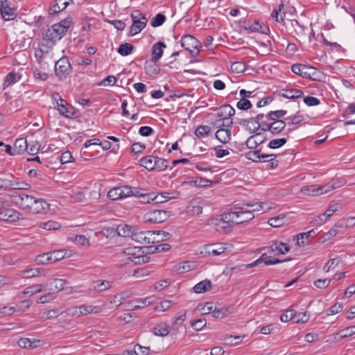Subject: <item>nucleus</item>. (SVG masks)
Listing matches in <instances>:
<instances>
[{
  "label": "nucleus",
  "instance_id": "nucleus-1",
  "mask_svg": "<svg viewBox=\"0 0 355 355\" xmlns=\"http://www.w3.org/2000/svg\"><path fill=\"white\" fill-rule=\"evenodd\" d=\"M72 21L71 17H67L59 23L49 27L46 33V40L52 42L60 40L68 31Z\"/></svg>",
  "mask_w": 355,
  "mask_h": 355
},
{
  "label": "nucleus",
  "instance_id": "nucleus-2",
  "mask_svg": "<svg viewBox=\"0 0 355 355\" xmlns=\"http://www.w3.org/2000/svg\"><path fill=\"white\" fill-rule=\"evenodd\" d=\"M292 71L302 78H309L314 81H320L323 77V73L313 67L302 64H294L291 67Z\"/></svg>",
  "mask_w": 355,
  "mask_h": 355
},
{
  "label": "nucleus",
  "instance_id": "nucleus-3",
  "mask_svg": "<svg viewBox=\"0 0 355 355\" xmlns=\"http://www.w3.org/2000/svg\"><path fill=\"white\" fill-rule=\"evenodd\" d=\"M262 208V202L243 203L242 207L239 206V205H234V209H238L239 214L246 215L245 218H243L242 220H236L235 223L239 225L252 220L254 218V212L260 211Z\"/></svg>",
  "mask_w": 355,
  "mask_h": 355
},
{
  "label": "nucleus",
  "instance_id": "nucleus-4",
  "mask_svg": "<svg viewBox=\"0 0 355 355\" xmlns=\"http://www.w3.org/2000/svg\"><path fill=\"white\" fill-rule=\"evenodd\" d=\"M241 216V214H239L238 211L225 213L220 215L219 218H212L211 220V225L215 226L216 231H220L225 229L230 222L235 223Z\"/></svg>",
  "mask_w": 355,
  "mask_h": 355
},
{
  "label": "nucleus",
  "instance_id": "nucleus-5",
  "mask_svg": "<svg viewBox=\"0 0 355 355\" xmlns=\"http://www.w3.org/2000/svg\"><path fill=\"white\" fill-rule=\"evenodd\" d=\"M67 252L64 250H54L52 252L43 253L38 255L35 261L38 264L46 265L50 263H54L64 259Z\"/></svg>",
  "mask_w": 355,
  "mask_h": 355
},
{
  "label": "nucleus",
  "instance_id": "nucleus-6",
  "mask_svg": "<svg viewBox=\"0 0 355 355\" xmlns=\"http://www.w3.org/2000/svg\"><path fill=\"white\" fill-rule=\"evenodd\" d=\"M35 197L26 194L24 193H16L10 196L12 202L15 204L18 207L23 209L31 208L33 202H35Z\"/></svg>",
  "mask_w": 355,
  "mask_h": 355
},
{
  "label": "nucleus",
  "instance_id": "nucleus-7",
  "mask_svg": "<svg viewBox=\"0 0 355 355\" xmlns=\"http://www.w3.org/2000/svg\"><path fill=\"white\" fill-rule=\"evenodd\" d=\"M181 46L185 50L189 51L191 57H196L199 53L200 42L193 35H183L180 40Z\"/></svg>",
  "mask_w": 355,
  "mask_h": 355
},
{
  "label": "nucleus",
  "instance_id": "nucleus-8",
  "mask_svg": "<svg viewBox=\"0 0 355 355\" xmlns=\"http://www.w3.org/2000/svg\"><path fill=\"white\" fill-rule=\"evenodd\" d=\"M132 240L141 244L160 242V240L156 239L155 231H141L139 229H137L135 233L133 234Z\"/></svg>",
  "mask_w": 355,
  "mask_h": 355
},
{
  "label": "nucleus",
  "instance_id": "nucleus-9",
  "mask_svg": "<svg viewBox=\"0 0 355 355\" xmlns=\"http://www.w3.org/2000/svg\"><path fill=\"white\" fill-rule=\"evenodd\" d=\"M227 248L222 243H214L204 245L200 251L202 257L218 256L226 252Z\"/></svg>",
  "mask_w": 355,
  "mask_h": 355
},
{
  "label": "nucleus",
  "instance_id": "nucleus-10",
  "mask_svg": "<svg viewBox=\"0 0 355 355\" xmlns=\"http://www.w3.org/2000/svg\"><path fill=\"white\" fill-rule=\"evenodd\" d=\"M170 211L166 210L154 209L149 211L144 215L146 222L151 223H161L170 217Z\"/></svg>",
  "mask_w": 355,
  "mask_h": 355
},
{
  "label": "nucleus",
  "instance_id": "nucleus-11",
  "mask_svg": "<svg viewBox=\"0 0 355 355\" xmlns=\"http://www.w3.org/2000/svg\"><path fill=\"white\" fill-rule=\"evenodd\" d=\"M71 71V67L68 59L62 58L55 62V73L60 80L66 79Z\"/></svg>",
  "mask_w": 355,
  "mask_h": 355
},
{
  "label": "nucleus",
  "instance_id": "nucleus-12",
  "mask_svg": "<svg viewBox=\"0 0 355 355\" xmlns=\"http://www.w3.org/2000/svg\"><path fill=\"white\" fill-rule=\"evenodd\" d=\"M131 187L121 186L111 189L107 193V197L112 200H117L131 196Z\"/></svg>",
  "mask_w": 355,
  "mask_h": 355
},
{
  "label": "nucleus",
  "instance_id": "nucleus-13",
  "mask_svg": "<svg viewBox=\"0 0 355 355\" xmlns=\"http://www.w3.org/2000/svg\"><path fill=\"white\" fill-rule=\"evenodd\" d=\"M22 214L10 208L3 207L0 210V220L8 222H15L21 218Z\"/></svg>",
  "mask_w": 355,
  "mask_h": 355
},
{
  "label": "nucleus",
  "instance_id": "nucleus-14",
  "mask_svg": "<svg viewBox=\"0 0 355 355\" xmlns=\"http://www.w3.org/2000/svg\"><path fill=\"white\" fill-rule=\"evenodd\" d=\"M57 107L60 114L64 117L69 119H73L76 117L74 107L69 105L67 101L61 100V102L58 103Z\"/></svg>",
  "mask_w": 355,
  "mask_h": 355
},
{
  "label": "nucleus",
  "instance_id": "nucleus-15",
  "mask_svg": "<svg viewBox=\"0 0 355 355\" xmlns=\"http://www.w3.org/2000/svg\"><path fill=\"white\" fill-rule=\"evenodd\" d=\"M49 209V204L42 198H35L31 208L29 210L32 214H44Z\"/></svg>",
  "mask_w": 355,
  "mask_h": 355
},
{
  "label": "nucleus",
  "instance_id": "nucleus-16",
  "mask_svg": "<svg viewBox=\"0 0 355 355\" xmlns=\"http://www.w3.org/2000/svg\"><path fill=\"white\" fill-rule=\"evenodd\" d=\"M66 284V281L62 279H54L47 282L44 285V289L48 288L50 292L53 294L62 290Z\"/></svg>",
  "mask_w": 355,
  "mask_h": 355
},
{
  "label": "nucleus",
  "instance_id": "nucleus-17",
  "mask_svg": "<svg viewBox=\"0 0 355 355\" xmlns=\"http://www.w3.org/2000/svg\"><path fill=\"white\" fill-rule=\"evenodd\" d=\"M0 11L2 17L6 21L13 19L16 16L15 10L10 7L8 0L1 2Z\"/></svg>",
  "mask_w": 355,
  "mask_h": 355
},
{
  "label": "nucleus",
  "instance_id": "nucleus-18",
  "mask_svg": "<svg viewBox=\"0 0 355 355\" xmlns=\"http://www.w3.org/2000/svg\"><path fill=\"white\" fill-rule=\"evenodd\" d=\"M166 45L162 42H157L152 46V58L151 61L157 62L163 55V49H165Z\"/></svg>",
  "mask_w": 355,
  "mask_h": 355
},
{
  "label": "nucleus",
  "instance_id": "nucleus-19",
  "mask_svg": "<svg viewBox=\"0 0 355 355\" xmlns=\"http://www.w3.org/2000/svg\"><path fill=\"white\" fill-rule=\"evenodd\" d=\"M254 133L255 135L250 136L245 142L246 146L248 148L254 149L265 141V138L261 137L262 136L261 132Z\"/></svg>",
  "mask_w": 355,
  "mask_h": 355
},
{
  "label": "nucleus",
  "instance_id": "nucleus-20",
  "mask_svg": "<svg viewBox=\"0 0 355 355\" xmlns=\"http://www.w3.org/2000/svg\"><path fill=\"white\" fill-rule=\"evenodd\" d=\"M100 311L101 308L99 306L82 305L76 307L75 313H73V314H76L78 316L85 315L89 313H97L100 312Z\"/></svg>",
  "mask_w": 355,
  "mask_h": 355
},
{
  "label": "nucleus",
  "instance_id": "nucleus-21",
  "mask_svg": "<svg viewBox=\"0 0 355 355\" xmlns=\"http://www.w3.org/2000/svg\"><path fill=\"white\" fill-rule=\"evenodd\" d=\"M135 228L126 224H121L117 226L116 232L119 236L123 237H131L132 239V235L136 232Z\"/></svg>",
  "mask_w": 355,
  "mask_h": 355
},
{
  "label": "nucleus",
  "instance_id": "nucleus-22",
  "mask_svg": "<svg viewBox=\"0 0 355 355\" xmlns=\"http://www.w3.org/2000/svg\"><path fill=\"white\" fill-rule=\"evenodd\" d=\"M231 130L220 128L215 133V137L223 144H227L231 140Z\"/></svg>",
  "mask_w": 355,
  "mask_h": 355
},
{
  "label": "nucleus",
  "instance_id": "nucleus-23",
  "mask_svg": "<svg viewBox=\"0 0 355 355\" xmlns=\"http://www.w3.org/2000/svg\"><path fill=\"white\" fill-rule=\"evenodd\" d=\"M112 282L106 280H96L92 283L91 289L101 293L112 287Z\"/></svg>",
  "mask_w": 355,
  "mask_h": 355
},
{
  "label": "nucleus",
  "instance_id": "nucleus-24",
  "mask_svg": "<svg viewBox=\"0 0 355 355\" xmlns=\"http://www.w3.org/2000/svg\"><path fill=\"white\" fill-rule=\"evenodd\" d=\"M281 95L288 99H295L301 98L304 96L302 90L297 89H284L281 91Z\"/></svg>",
  "mask_w": 355,
  "mask_h": 355
},
{
  "label": "nucleus",
  "instance_id": "nucleus-25",
  "mask_svg": "<svg viewBox=\"0 0 355 355\" xmlns=\"http://www.w3.org/2000/svg\"><path fill=\"white\" fill-rule=\"evenodd\" d=\"M273 156L272 155L264 154L261 150H251L245 154V157L254 162H261V158H268Z\"/></svg>",
  "mask_w": 355,
  "mask_h": 355
},
{
  "label": "nucleus",
  "instance_id": "nucleus-26",
  "mask_svg": "<svg viewBox=\"0 0 355 355\" xmlns=\"http://www.w3.org/2000/svg\"><path fill=\"white\" fill-rule=\"evenodd\" d=\"M28 150V142L25 138L16 139L13 146L14 153L20 155Z\"/></svg>",
  "mask_w": 355,
  "mask_h": 355
},
{
  "label": "nucleus",
  "instance_id": "nucleus-27",
  "mask_svg": "<svg viewBox=\"0 0 355 355\" xmlns=\"http://www.w3.org/2000/svg\"><path fill=\"white\" fill-rule=\"evenodd\" d=\"M147 21L148 20L144 19L142 21H139L137 19L134 20L130 28V35L133 36L140 33L145 28Z\"/></svg>",
  "mask_w": 355,
  "mask_h": 355
},
{
  "label": "nucleus",
  "instance_id": "nucleus-28",
  "mask_svg": "<svg viewBox=\"0 0 355 355\" xmlns=\"http://www.w3.org/2000/svg\"><path fill=\"white\" fill-rule=\"evenodd\" d=\"M234 311V307L233 306L221 307L220 309L216 307V311L213 313V318L222 319L233 313Z\"/></svg>",
  "mask_w": 355,
  "mask_h": 355
},
{
  "label": "nucleus",
  "instance_id": "nucleus-29",
  "mask_svg": "<svg viewBox=\"0 0 355 355\" xmlns=\"http://www.w3.org/2000/svg\"><path fill=\"white\" fill-rule=\"evenodd\" d=\"M284 120L278 119L270 122V133L273 135L279 134L286 127Z\"/></svg>",
  "mask_w": 355,
  "mask_h": 355
},
{
  "label": "nucleus",
  "instance_id": "nucleus-30",
  "mask_svg": "<svg viewBox=\"0 0 355 355\" xmlns=\"http://www.w3.org/2000/svg\"><path fill=\"white\" fill-rule=\"evenodd\" d=\"M69 5V1L66 0H55V3L50 8V14H57L64 10Z\"/></svg>",
  "mask_w": 355,
  "mask_h": 355
},
{
  "label": "nucleus",
  "instance_id": "nucleus-31",
  "mask_svg": "<svg viewBox=\"0 0 355 355\" xmlns=\"http://www.w3.org/2000/svg\"><path fill=\"white\" fill-rule=\"evenodd\" d=\"M211 288V282L209 280L205 279L198 283L194 287L193 291L196 293H205Z\"/></svg>",
  "mask_w": 355,
  "mask_h": 355
},
{
  "label": "nucleus",
  "instance_id": "nucleus-32",
  "mask_svg": "<svg viewBox=\"0 0 355 355\" xmlns=\"http://www.w3.org/2000/svg\"><path fill=\"white\" fill-rule=\"evenodd\" d=\"M153 332L155 336H166L169 334L168 325L164 322L159 323L153 327Z\"/></svg>",
  "mask_w": 355,
  "mask_h": 355
},
{
  "label": "nucleus",
  "instance_id": "nucleus-33",
  "mask_svg": "<svg viewBox=\"0 0 355 355\" xmlns=\"http://www.w3.org/2000/svg\"><path fill=\"white\" fill-rule=\"evenodd\" d=\"M123 253L128 257V259L131 261L132 257H135L137 255L144 253L141 248L139 247H130L124 249Z\"/></svg>",
  "mask_w": 355,
  "mask_h": 355
},
{
  "label": "nucleus",
  "instance_id": "nucleus-34",
  "mask_svg": "<svg viewBox=\"0 0 355 355\" xmlns=\"http://www.w3.org/2000/svg\"><path fill=\"white\" fill-rule=\"evenodd\" d=\"M235 114L234 109L230 105H223L218 112V116L221 118H230Z\"/></svg>",
  "mask_w": 355,
  "mask_h": 355
},
{
  "label": "nucleus",
  "instance_id": "nucleus-35",
  "mask_svg": "<svg viewBox=\"0 0 355 355\" xmlns=\"http://www.w3.org/2000/svg\"><path fill=\"white\" fill-rule=\"evenodd\" d=\"M21 78V76L16 73L14 71L9 73L6 76L3 82V89L8 86L17 83Z\"/></svg>",
  "mask_w": 355,
  "mask_h": 355
},
{
  "label": "nucleus",
  "instance_id": "nucleus-36",
  "mask_svg": "<svg viewBox=\"0 0 355 355\" xmlns=\"http://www.w3.org/2000/svg\"><path fill=\"white\" fill-rule=\"evenodd\" d=\"M187 182H189L191 184H193L194 185H196L197 187H206L210 186L214 183L213 181H211V180L205 179V178H199V177H196L195 178H193L190 180L187 181Z\"/></svg>",
  "mask_w": 355,
  "mask_h": 355
},
{
  "label": "nucleus",
  "instance_id": "nucleus-37",
  "mask_svg": "<svg viewBox=\"0 0 355 355\" xmlns=\"http://www.w3.org/2000/svg\"><path fill=\"white\" fill-rule=\"evenodd\" d=\"M43 290H44V284H37V285H33L29 287H27L23 292L22 294L24 295H29L30 296H32L36 293H39L42 292Z\"/></svg>",
  "mask_w": 355,
  "mask_h": 355
},
{
  "label": "nucleus",
  "instance_id": "nucleus-38",
  "mask_svg": "<svg viewBox=\"0 0 355 355\" xmlns=\"http://www.w3.org/2000/svg\"><path fill=\"white\" fill-rule=\"evenodd\" d=\"M153 159H155V157L153 156H146L139 160V163L141 166H144L147 170L153 171L154 166H155L153 164Z\"/></svg>",
  "mask_w": 355,
  "mask_h": 355
},
{
  "label": "nucleus",
  "instance_id": "nucleus-39",
  "mask_svg": "<svg viewBox=\"0 0 355 355\" xmlns=\"http://www.w3.org/2000/svg\"><path fill=\"white\" fill-rule=\"evenodd\" d=\"M30 187L29 184L20 181L18 178L12 177V190H26Z\"/></svg>",
  "mask_w": 355,
  "mask_h": 355
},
{
  "label": "nucleus",
  "instance_id": "nucleus-40",
  "mask_svg": "<svg viewBox=\"0 0 355 355\" xmlns=\"http://www.w3.org/2000/svg\"><path fill=\"white\" fill-rule=\"evenodd\" d=\"M319 188L316 185H310L303 187L301 189V193L304 195L306 196H320Z\"/></svg>",
  "mask_w": 355,
  "mask_h": 355
},
{
  "label": "nucleus",
  "instance_id": "nucleus-41",
  "mask_svg": "<svg viewBox=\"0 0 355 355\" xmlns=\"http://www.w3.org/2000/svg\"><path fill=\"white\" fill-rule=\"evenodd\" d=\"M211 129L209 125H199L195 130V135L198 138L205 137L211 133Z\"/></svg>",
  "mask_w": 355,
  "mask_h": 355
},
{
  "label": "nucleus",
  "instance_id": "nucleus-42",
  "mask_svg": "<svg viewBox=\"0 0 355 355\" xmlns=\"http://www.w3.org/2000/svg\"><path fill=\"white\" fill-rule=\"evenodd\" d=\"M134 49V46L130 43L121 44L118 48L117 52L122 56L130 55Z\"/></svg>",
  "mask_w": 355,
  "mask_h": 355
},
{
  "label": "nucleus",
  "instance_id": "nucleus-43",
  "mask_svg": "<svg viewBox=\"0 0 355 355\" xmlns=\"http://www.w3.org/2000/svg\"><path fill=\"white\" fill-rule=\"evenodd\" d=\"M153 164L155 165L154 170L157 169L159 171H164L168 167V161L159 157H155V159H153Z\"/></svg>",
  "mask_w": 355,
  "mask_h": 355
},
{
  "label": "nucleus",
  "instance_id": "nucleus-44",
  "mask_svg": "<svg viewBox=\"0 0 355 355\" xmlns=\"http://www.w3.org/2000/svg\"><path fill=\"white\" fill-rule=\"evenodd\" d=\"M39 227L46 230H55L60 228L61 225L56 221L49 220L45 223H40Z\"/></svg>",
  "mask_w": 355,
  "mask_h": 355
},
{
  "label": "nucleus",
  "instance_id": "nucleus-45",
  "mask_svg": "<svg viewBox=\"0 0 355 355\" xmlns=\"http://www.w3.org/2000/svg\"><path fill=\"white\" fill-rule=\"evenodd\" d=\"M18 345L21 348H35L37 345L35 344V341H32L31 339L27 338H21L17 342Z\"/></svg>",
  "mask_w": 355,
  "mask_h": 355
},
{
  "label": "nucleus",
  "instance_id": "nucleus-46",
  "mask_svg": "<svg viewBox=\"0 0 355 355\" xmlns=\"http://www.w3.org/2000/svg\"><path fill=\"white\" fill-rule=\"evenodd\" d=\"M259 129L264 132H270V122L261 121L258 125H254L253 128L249 127V130L252 133L257 132Z\"/></svg>",
  "mask_w": 355,
  "mask_h": 355
},
{
  "label": "nucleus",
  "instance_id": "nucleus-47",
  "mask_svg": "<svg viewBox=\"0 0 355 355\" xmlns=\"http://www.w3.org/2000/svg\"><path fill=\"white\" fill-rule=\"evenodd\" d=\"M296 311L293 309H288L280 316L282 322H286L291 320H295Z\"/></svg>",
  "mask_w": 355,
  "mask_h": 355
},
{
  "label": "nucleus",
  "instance_id": "nucleus-48",
  "mask_svg": "<svg viewBox=\"0 0 355 355\" xmlns=\"http://www.w3.org/2000/svg\"><path fill=\"white\" fill-rule=\"evenodd\" d=\"M232 119L230 118H222L216 121V125L220 128L230 129L232 127Z\"/></svg>",
  "mask_w": 355,
  "mask_h": 355
},
{
  "label": "nucleus",
  "instance_id": "nucleus-49",
  "mask_svg": "<svg viewBox=\"0 0 355 355\" xmlns=\"http://www.w3.org/2000/svg\"><path fill=\"white\" fill-rule=\"evenodd\" d=\"M170 248H171V245L168 243H163V244L157 245L155 246L148 247L149 252H151V253L167 251Z\"/></svg>",
  "mask_w": 355,
  "mask_h": 355
},
{
  "label": "nucleus",
  "instance_id": "nucleus-50",
  "mask_svg": "<svg viewBox=\"0 0 355 355\" xmlns=\"http://www.w3.org/2000/svg\"><path fill=\"white\" fill-rule=\"evenodd\" d=\"M284 223V216L278 215L268 220V224L274 227H277L283 225Z\"/></svg>",
  "mask_w": 355,
  "mask_h": 355
},
{
  "label": "nucleus",
  "instance_id": "nucleus-51",
  "mask_svg": "<svg viewBox=\"0 0 355 355\" xmlns=\"http://www.w3.org/2000/svg\"><path fill=\"white\" fill-rule=\"evenodd\" d=\"M166 20V17L162 13H158L154 17L151 21L150 24L153 27H158L162 25Z\"/></svg>",
  "mask_w": 355,
  "mask_h": 355
},
{
  "label": "nucleus",
  "instance_id": "nucleus-52",
  "mask_svg": "<svg viewBox=\"0 0 355 355\" xmlns=\"http://www.w3.org/2000/svg\"><path fill=\"white\" fill-rule=\"evenodd\" d=\"M243 27L245 30H250L252 32H259L261 26L259 25V21H254L253 23L251 21L243 22Z\"/></svg>",
  "mask_w": 355,
  "mask_h": 355
},
{
  "label": "nucleus",
  "instance_id": "nucleus-53",
  "mask_svg": "<svg viewBox=\"0 0 355 355\" xmlns=\"http://www.w3.org/2000/svg\"><path fill=\"white\" fill-rule=\"evenodd\" d=\"M244 337L245 336H227L224 338V341H225V344H227V345H237L238 343H241Z\"/></svg>",
  "mask_w": 355,
  "mask_h": 355
},
{
  "label": "nucleus",
  "instance_id": "nucleus-54",
  "mask_svg": "<svg viewBox=\"0 0 355 355\" xmlns=\"http://www.w3.org/2000/svg\"><path fill=\"white\" fill-rule=\"evenodd\" d=\"M315 232L313 230H311L306 232L300 233L296 235L297 243L299 246H302L304 245V239H307L310 236H312L311 234H314Z\"/></svg>",
  "mask_w": 355,
  "mask_h": 355
},
{
  "label": "nucleus",
  "instance_id": "nucleus-55",
  "mask_svg": "<svg viewBox=\"0 0 355 355\" xmlns=\"http://www.w3.org/2000/svg\"><path fill=\"white\" fill-rule=\"evenodd\" d=\"M287 141L286 138L275 139L271 140L268 146L272 149H276L284 146Z\"/></svg>",
  "mask_w": 355,
  "mask_h": 355
},
{
  "label": "nucleus",
  "instance_id": "nucleus-56",
  "mask_svg": "<svg viewBox=\"0 0 355 355\" xmlns=\"http://www.w3.org/2000/svg\"><path fill=\"white\" fill-rule=\"evenodd\" d=\"M150 304V302H148V299H144L140 301H132L130 302V307L132 310H137L140 308L146 306L147 304Z\"/></svg>",
  "mask_w": 355,
  "mask_h": 355
},
{
  "label": "nucleus",
  "instance_id": "nucleus-57",
  "mask_svg": "<svg viewBox=\"0 0 355 355\" xmlns=\"http://www.w3.org/2000/svg\"><path fill=\"white\" fill-rule=\"evenodd\" d=\"M268 259H269V256H268L266 253H263L261 254V256L258 259H257L256 261H254V262H252L251 263L245 265V268H250L257 266L261 263L263 262L265 263V261H266Z\"/></svg>",
  "mask_w": 355,
  "mask_h": 355
},
{
  "label": "nucleus",
  "instance_id": "nucleus-58",
  "mask_svg": "<svg viewBox=\"0 0 355 355\" xmlns=\"http://www.w3.org/2000/svg\"><path fill=\"white\" fill-rule=\"evenodd\" d=\"M246 65L242 62H234L231 65V69L235 73H242L245 70Z\"/></svg>",
  "mask_w": 355,
  "mask_h": 355
},
{
  "label": "nucleus",
  "instance_id": "nucleus-59",
  "mask_svg": "<svg viewBox=\"0 0 355 355\" xmlns=\"http://www.w3.org/2000/svg\"><path fill=\"white\" fill-rule=\"evenodd\" d=\"M216 306L212 302H207L202 306L200 310L202 311V314L205 315L211 313V315L213 316V313L216 311Z\"/></svg>",
  "mask_w": 355,
  "mask_h": 355
},
{
  "label": "nucleus",
  "instance_id": "nucleus-60",
  "mask_svg": "<svg viewBox=\"0 0 355 355\" xmlns=\"http://www.w3.org/2000/svg\"><path fill=\"white\" fill-rule=\"evenodd\" d=\"M251 102L248 99L241 98L236 103V107L241 110H248L252 107Z\"/></svg>",
  "mask_w": 355,
  "mask_h": 355
},
{
  "label": "nucleus",
  "instance_id": "nucleus-61",
  "mask_svg": "<svg viewBox=\"0 0 355 355\" xmlns=\"http://www.w3.org/2000/svg\"><path fill=\"white\" fill-rule=\"evenodd\" d=\"M132 259L130 262H132L135 265H140L144 263H147L149 261V257L146 255H144V254L137 255L135 257H132Z\"/></svg>",
  "mask_w": 355,
  "mask_h": 355
},
{
  "label": "nucleus",
  "instance_id": "nucleus-62",
  "mask_svg": "<svg viewBox=\"0 0 355 355\" xmlns=\"http://www.w3.org/2000/svg\"><path fill=\"white\" fill-rule=\"evenodd\" d=\"M355 334V325L347 327L340 331L341 338H347Z\"/></svg>",
  "mask_w": 355,
  "mask_h": 355
},
{
  "label": "nucleus",
  "instance_id": "nucleus-63",
  "mask_svg": "<svg viewBox=\"0 0 355 355\" xmlns=\"http://www.w3.org/2000/svg\"><path fill=\"white\" fill-rule=\"evenodd\" d=\"M207 324L206 320L205 318H200L191 322V327L196 331L201 330Z\"/></svg>",
  "mask_w": 355,
  "mask_h": 355
},
{
  "label": "nucleus",
  "instance_id": "nucleus-64",
  "mask_svg": "<svg viewBox=\"0 0 355 355\" xmlns=\"http://www.w3.org/2000/svg\"><path fill=\"white\" fill-rule=\"evenodd\" d=\"M149 352V347H142L139 344L136 345L134 348V352L136 355H148Z\"/></svg>",
  "mask_w": 355,
  "mask_h": 355
}]
</instances>
